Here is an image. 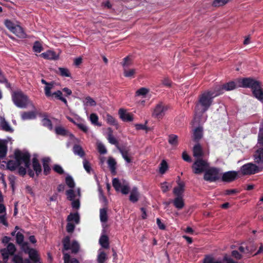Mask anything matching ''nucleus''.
Wrapping results in <instances>:
<instances>
[{
	"label": "nucleus",
	"mask_w": 263,
	"mask_h": 263,
	"mask_svg": "<svg viewBox=\"0 0 263 263\" xmlns=\"http://www.w3.org/2000/svg\"><path fill=\"white\" fill-rule=\"evenodd\" d=\"M219 96L213 87L204 91L198 96L196 102L195 112L196 115H202L206 112L212 105L214 98Z\"/></svg>",
	"instance_id": "nucleus-1"
},
{
	"label": "nucleus",
	"mask_w": 263,
	"mask_h": 263,
	"mask_svg": "<svg viewBox=\"0 0 263 263\" xmlns=\"http://www.w3.org/2000/svg\"><path fill=\"white\" fill-rule=\"evenodd\" d=\"M15 160H9L7 163V168L11 171L16 170L22 164L24 163L27 168L30 166L31 155L28 152H22L16 149L14 153Z\"/></svg>",
	"instance_id": "nucleus-2"
},
{
	"label": "nucleus",
	"mask_w": 263,
	"mask_h": 263,
	"mask_svg": "<svg viewBox=\"0 0 263 263\" xmlns=\"http://www.w3.org/2000/svg\"><path fill=\"white\" fill-rule=\"evenodd\" d=\"M62 243L64 263H80L77 258H71L68 253L64 252V251L71 250L72 253L77 254L80 249L79 243L76 240H73L70 244V237L69 236H66L63 239Z\"/></svg>",
	"instance_id": "nucleus-3"
},
{
	"label": "nucleus",
	"mask_w": 263,
	"mask_h": 263,
	"mask_svg": "<svg viewBox=\"0 0 263 263\" xmlns=\"http://www.w3.org/2000/svg\"><path fill=\"white\" fill-rule=\"evenodd\" d=\"M240 82L241 87L251 88L253 96L256 98L260 101L263 100V90L259 81L249 77L241 79Z\"/></svg>",
	"instance_id": "nucleus-4"
},
{
	"label": "nucleus",
	"mask_w": 263,
	"mask_h": 263,
	"mask_svg": "<svg viewBox=\"0 0 263 263\" xmlns=\"http://www.w3.org/2000/svg\"><path fill=\"white\" fill-rule=\"evenodd\" d=\"M12 100L18 107L25 108L28 104V97L22 90L14 91L12 93Z\"/></svg>",
	"instance_id": "nucleus-5"
},
{
	"label": "nucleus",
	"mask_w": 263,
	"mask_h": 263,
	"mask_svg": "<svg viewBox=\"0 0 263 263\" xmlns=\"http://www.w3.org/2000/svg\"><path fill=\"white\" fill-rule=\"evenodd\" d=\"M220 169L216 167H208L203 175V179L209 182H215L220 179Z\"/></svg>",
	"instance_id": "nucleus-6"
},
{
	"label": "nucleus",
	"mask_w": 263,
	"mask_h": 263,
	"mask_svg": "<svg viewBox=\"0 0 263 263\" xmlns=\"http://www.w3.org/2000/svg\"><path fill=\"white\" fill-rule=\"evenodd\" d=\"M209 164L203 159H197L192 166L193 173L195 174H200L205 173L209 167Z\"/></svg>",
	"instance_id": "nucleus-7"
},
{
	"label": "nucleus",
	"mask_w": 263,
	"mask_h": 263,
	"mask_svg": "<svg viewBox=\"0 0 263 263\" xmlns=\"http://www.w3.org/2000/svg\"><path fill=\"white\" fill-rule=\"evenodd\" d=\"M240 170L243 175H253L263 171V166L259 167L253 163H248L243 165Z\"/></svg>",
	"instance_id": "nucleus-8"
},
{
	"label": "nucleus",
	"mask_w": 263,
	"mask_h": 263,
	"mask_svg": "<svg viewBox=\"0 0 263 263\" xmlns=\"http://www.w3.org/2000/svg\"><path fill=\"white\" fill-rule=\"evenodd\" d=\"M213 87L218 96H220L222 95L226 91H230L235 89L236 88V84L235 82L230 81L222 85H214Z\"/></svg>",
	"instance_id": "nucleus-9"
},
{
	"label": "nucleus",
	"mask_w": 263,
	"mask_h": 263,
	"mask_svg": "<svg viewBox=\"0 0 263 263\" xmlns=\"http://www.w3.org/2000/svg\"><path fill=\"white\" fill-rule=\"evenodd\" d=\"M238 173L236 171H231L224 173L221 177V180L226 182H231L236 179Z\"/></svg>",
	"instance_id": "nucleus-10"
},
{
	"label": "nucleus",
	"mask_w": 263,
	"mask_h": 263,
	"mask_svg": "<svg viewBox=\"0 0 263 263\" xmlns=\"http://www.w3.org/2000/svg\"><path fill=\"white\" fill-rule=\"evenodd\" d=\"M166 108L162 105V104L159 103L155 107L153 116L157 119H161L164 115V111Z\"/></svg>",
	"instance_id": "nucleus-11"
},
{
	"label": "nucleus",
	"mask_w": 263,
	"mask_h": 263,
	"mask_svg": "<svg viewBox=\"0 0 263 263\" xmlns=\"http://www.w3.org/2000/svg\"><path fill=\"white\" fill-rule=\"evenodd\" d=\"M129 60V57H126L123 59L122 66L123 67V74L124 76L127 78H134L136 73L135 69H128L126 68V61Z\"/></svg>",
	"instance_id": "nucleus-12"
},
{
	"label": "nucleus",
	"mask_w": 263,
	"mask_h": 263,
	"mask_svg": "<svg viewBox=\"0 0 263 263\" xmlns=\"http://www.w3.org/2000/svg\"><path fill=\"white\" fill-rule=\"evenodd\" d=\"M178 186L173 189V194L176 197H183V194L184 192L185 183L182 181L177 182Z\"/></svg>",
	"instance_id": "nucleus-13"
},
{
	"label": "nucleus",
	"mask_w": 263,
	"mask_h": 263,
	"mask_svg": "<svg viewBox=\"0 0 263 263\" xmlns=\"http://www.w3.org/2000/svg\"><path fill=\"white\" fill-rule=\"evenodd\" d=\"M25 253L28 254L30 259L32 260L34 263L39 261V257L37 251L32 248L27 247L25 250Z\"/></svg>",
	"instance_id": "nucleus-14"
},
{
	"label": "nucleus",
	"mask_w": 263,
	"mask_h": 263,
	"mask_svg": "<svg viewBox=\"0 0 263 263\" xmlns=\"http://www.w3.org/2000/svg\"><path fill=\"white\" fill-rule=\"evenodd\" d=\"M254 162L258 164H263V148H258L253 155Z\"/></svg>",
	"instance_id": "nucleus-15"
},
{
	"label": "nucleus",
	"mask_w": 263,
	"mask_h": 263,
	"mask_svg": "<svg viewBox=\"0 0 263 263\" xmlns=\"http://www.w3.org/2000/svg\"><path fill=\"white\" fill-rule=\"evenodd\" d=\"M119 115L120 118L124 122H130L133 120V115L129 113H127L123 108H120L119 110Z\"/></svg>",
	"instance_id": "nucleus-16"
},
{
	"label": "nucleus",
	"mask_w": 263,
	"mask_h": 263,
	"mask_svg": "<svg viewBox=\"0 0 263 263\" xmlns=\"http://www.w3.org/2000/svg\"><path fill=\"white\" fill-rule=\"evenodd\" d=\"M193 153L194 157L197 159H202L201 158L203 156V153L202 147L199 143L194 146Z\"/></svg>",
	"instance_id": "nucleus-17"
},
{
	"label": "nucleus",
	"mask_w": 263,
	"mask_h": 263,
	"mask_svg": "<svg viewBox=\"0 0 263 263\" xmlns=\"http://www.w3.org/2000/svg\"><path fill=\"white\" fill-rule=\"evenodd\" d=\"M139 197L140 193L138 192V188L134 187L130 192L129 197V200L133 203H136L139 200Z\"/></svg>",
	"instance_id": "nucleus-18"
},
{
	"label": "nucleus",
	"mask_w": 263,
	"mask_h": 263,
	"mask_svg": "<svg viewBox=\"0 0 263 263\" xmlns=\"http://www.w3.org/2000/svg\"><path fill=\"white\" fill-rule=\"evenodd\" d=\"M55 134L58 135L62 136H70L73 137V134H71L69 130L65 129L64 127L61 126H56L55 127Z\"/></svg>",
	"instance_id": "nucleus-19"
},
{
	"label": "nucleus",
	"mask_w": 263,
	"mask_h": 263,
	"mask_svg": "<svg viewBox=\"0 0 263 263\" xmlns=\"http://www.w3.org/2000/svg\"><path fill=\"white\" fill-rule=\"evenodd\" d=\"M12 32L20 38L24 39L27 37L23 28L20 25H15Z\"/></svg>",
	"instance_id": "nucleus-20"
},
{
	"label": "nucleus",
	"mask_w": 263,
	"mask_h": 263,
	"mask_svg": "<svg viewBox=\"0 0 263 263\" xmlns=\"http://www.w3.org/2000/svg\"><path fill=\"white\" fill-rule=\"evenodd\" d=\"M32 167L36 176H39L42 170L41 165L36 157H33L32 159Z\"/></svg>",
	"instance_id": "nucleus-21"
},
{
	"label": "nucleus",
	"mask_w": 263,
	"mask_h": 263,
	"mask_svg": "<svg viewBox=\"0 0 263 263\" xmlns=\"http://www.w3.org/2000/svg\"><path fill=\"white\" fill-rule=\"evenodd\" d=\"M174 206L178 210H181L185 205L183 197H176L173 200Z\"/></svg>",
	"instance_id": "nucleus-22"
},
{
	"label": "nucleus",
	"mask_w": 263,
	"mask_h": 263,
	"mask_svg": "<svg viewBox=\"0 0 263 263\" xmlns=\"http://www.w3.org/2000/svg\"><path fill=\"white\" fill-rule=\"evenodd\" d=\"M203 129L201 127L196 128L193 133V139L195 142L198 143L199 140L202 138Z\"/></svg>",
	"instance_id": "nucleus-23"
},
{
	"label": "nucleus",
	"mask_w": 263,
	"mask_h": 263,
	"mask_svg": "<svg viewBox=\"0 0 263 263\" xmlns=\"http://www.w3.org/2000/svg\"><path fill=\"white\" fill-rule=\"evenodd\" d=\"M41 83L46 86L44 88L45 94L47 97H51V89L53 87V84L52 82L48 83L44 79L41 80Z\"/></svg>",
	"instance_id": "nucleus-24"
},
{
	"label": "nucleus",
	"mask_w": 263,
	"mask_h": 263,
	"mask_svg": "<svg viewBox=\"0 0 263 263\" xmlns=\"http://www.w3.org/2000/svg\"><path fill=\"white\" fill-rule=\"evenodd\" d=\"M50 161V159L48 157H45L42 159L44 168V174L45 175H48L50 172L51 168L49 166Z\"/></svg>",
	"instance_id": "nucleus-25"
},
{
	"label": "nucleus",
	"mask_w": 263,
	"mask_h": 263,
	"mask_svg": "<svg viewBox=\"0 0 263 263\" xmlns=\"http://www.w3.org/2000/svg\"><path fill=\"white\" fill-rule=\"evenodd\" d=\"M8 148L5 141L0 140V159H4L7 153Z\"/></svg>",
	"instance_id": "nucleus-26"
},
{
	"label": "nucleus",
	"mask_w": 263,
	"mask_h": 263,
	"mask_svg": "<svg viewBox=\"0 0 263 263\" xmlns=\"http://www.w3.org/2000/svg\"><path fill=\"white\" fill-rule=\"evenodd\" d=\"M107 163L108 165V167L110 170L111 173L115 175L116 174V165L117 162L114 158L111 157H109Z\"/></svg>",
	"instance_id": "nucleus-27"
},
{
	"label": "nucleus",
	"mask_w": 263,
	"mask_h": 263,
	"mask_svg": "<svg viewBox=\"0 0 263 263\" xmlns=\"http://www.w3.org/2000/svg\"><path fill=\"white\" fill-rule=\"evenodd\" d=\"M72 151L76 155H78L81 158H83L85 155V153L83 149L82 146L79 144H74L72 148Z\"/></svg>",
	"instance_id": "nucleus-28"
},
{
	"label": "nucleus",
	"mask_w": 263,
	"mask_h": 263,
	"mask_svg": "<svg viewBox=\"0 0 263 263\" xmlns=\"http://www.w3.org/2000/svg\"><path fill=\"white\" fill-rule=\"evenodd\" d=\"M107 130L108 131L107 134V139L109 142L111 144L115 145L117 147V146H119L118 140L113 136V131L112 129L110 127H108Z\"/></svg>",
	"instance_id": "nucleus-29"
},
{
	"label": "nucleus",
	"mask_w": 263,
	"mask_h": 263,
	"mask_svg": "<svg viewBox=\"0 0 263 263\" xmlns=\"http://www.w3.org/2000/svg\"><path fill=\"white\" fill-rule=\"evenodd\" d=\"M99 243L104 249H108L109 246V238L106 235H102L99 239Z\"/></svg>",
	"instance_id": "nucleus-30"
},
{
	"label": "nucleus",
	"mask_w": 263,
	"mask_h": 263,
	"mask_svg": "<svg viewBox=\"0 0 263 263\" xmlns=\"http://www.w3.org/2000/svg\"><path fill=\"white\" fill-rule=\"evenodd\" d=\"M21 118L23 120L34 119L36 115L34 111H25L22 114Z\"/></svg>",
	"instance_id": "nucleus-31"
},
{
	"label": "nucleus",
	"mask_w": 263,
	"mask_h": 263,
	"mask_svg": "<svg viewBox=\"0 0 263 263\" xmlns=\"http://www.w3.org/2000/svg\"><path fill=\"white\" fill-rule=\"evenodd\" d=\"M68 222L74 221L76 224H78L80 222V216L79 214L76 213H71L67 218Z\"/></svg>",
	"instance_id": "nucleus-32"
},
{
	"label": "nucleus",
	"mask_w": 263,
	"mask_h": 263,
	"mask_svg": "<svg viewBox=\"0 0 263 263\" xmlns=\"http://www.w3.org/2000/svg\"><path fill=\"white\" fill-rule=\"evenodd\" d=\"M100 218L102 222H106L108 220L107 208H102L100 210Z\"/></svg>",
	"instance_id": "nucleus-33"
},
{
	"label": "nucleus",
	"mask_w": 263,
	"mask_h": 263,
	"mask_svg": "<svg viewBox=\"0 0 263 263\" xmlns=\"http://www.w3.org/2000/svg\"><path fill=\"white\" fill-rule=\"evenodd\" d=\"M1 126L2 130L4 131L9 133H12L13 132V129L11 128L9 123L5 120H4L2 121Z\"/></svg>",
	"instance_id": "nucleus-34"
},
{
	"label": "nucleus",
	"mask_w": 263,
	"mask_h": 263,
	"mask_svg": "<svg viewBox=\"0 0 263 263\" xmlns=\"http://www.w3.org/2000/svg\"><path fill=\"white\" fill-rule=\"evenodd\" d=\"M106 122L108 124L116 126V128L118 129V122L116 119L109 114L106 115Z\"/></svg>",
	"instance_id": "nucleus-35"
},
{
	"label": "nucleus",
	"mask_w": 263,
	"mask_h": 263,
	"mask_svg": "<svg viewBox=\"0 0 263 263\" xmlns=\"http://www.w3.org/2000/svg\"><path fill=\"white\" fill-rule=\"evenodd\" d=\"M44 118L42 120V123L44 126L47 127L49 129H52V124L50 119L47 118V115H44Z\"/></svg>",
	"instance_id": "nucleus-36"
},
{
	"label": "nucleus",
	"mask_w": 263,
	"mask_h": 263,
	"mask_svg": "<svg viewBox=\"0 0 263 263\" xmlns=\"http://www.w3.org/2000/svg\"><path fill=\"white\" fill-rule=\"evenodd\" d=\"M32 49L35 52L40 53L43 50L42 43L39 41H35L33 44Z\"/></svg>",
	"instance_id": "nucleus-37"
},
{
	"label": "nucleus",
	"mask_w": 263,
	"mask_h": 263,
	"mask_svg": "<svg viewBox=\"0 0 263 263\" xmlns=\"http://www.w3.org/2000/svg\"><path fill=\"white\" fill-rule=\"evenodd\" d=\"M168 143L174 146H177L178 144V136L176 135L172 134L169 135L168 136Z\"/></svg>",
	"instance_id": "nucleus-38"
},
{
	"label": "nucleus",
	"mask_w": 263,
	"mask_h": 263,
	"mask_svg": "<svg viewBox=\"0 0 263 263\" xmlns=\"http://www.w3.org/2000/svg\"><path fill=\"white\" fill-rule=\"evenodd\" d=\"M159 173L164 174L168 169V164L165 160H163L160 164Z\"/></svg>",
	"instance_id": "nucleus-39"
},
{
	"label": "nucleus",
	"mask_w": 263,
	"mask_h": 263,
	"mask_svg": "<svg viewBox=\"0 0 263 263\" xmlns=\"http://www.w3.org/2000/svg\"><path fill=\"white\" fill-rule=\"evenodd\" d=\"M84 104L87 106H95L97 103L92 98L87 96L85 98Z\"/></svg>",
	"instance_id": "nucleus-40"
},
{
	"label": "nucleus",
	"mask_w": 263,
	"mask_h": 263,
	"mask_svg": "<svg viewBox=\"0 0 263 263\" xmlns=\"http://www.w3.org/2000/svg\"><path fill=\"white\" fill-rule=\"evenodd\" d=\"M98 120L99 118L97 114L95 113H92L90 114V120L91 122L94 125L100 126H101V124L98 122Z\"/></svg>",
	"instance_id": "nucleus-41"
},
{
	"label": "nucleus",
	"mask_w": 263,
	"mask_h": 263,
	"mask_svg": "<svg viewBox=\"0 0 263 263\" xmlns=\"http://www.w3.org/2000/svg\"><path fill=\"white\" fill-rule=\"evenodd\" d=\"M65 182L68 186L71 189L73 188L75 186V183L72 177L70 176H67L65 178Z\"/></svg>",
	"instance_id": "nucleus-42"
},
{
	"label": "nucleus",
	"mask_w": 263,
	"mask_h": 263,
	"mask_svg": "<svg viewBox=\"0 0 263 263\" xmlns=\"http://www.w3.org/2000/svg\"><path fill=\"white\" fill-rule=\"evenodd\" d=\"M0 252L3 256L4 263H6L8 260L9 256L10 255V253L8 252L6 248L1 249Z\"/></svg>",
	"instance_id": "nucleus-43"
},
{
	"label": "nucleus",
	"mask_w": 263,
	"mask_h": 263,
	"mask_svg": "<svg viewBox=\"0 0 263 263\" xmlns=\"http://www.w3.org/2000/svg\"><path fill=\"white\" fill-rule=\"evenodd\" d=\"M112 186L116 191H119L122 185L119 180L118 178H114L112 179Z\"/></svg>",
	"instance_id": "nucleus-44"
},
{
	"label": "nucleus",
	"mask_w": 263,
	"mask_h": 263,
	"mask_svg": "<svg viewBox=\"0 0 263 263\" xmlns=\"http://www.w3.org/2000/svg\"><path fill=\"white\" fill-rule=\"evenodd\" d=\"M41 55L46 59H54L55 53L53 51L48 50L46 52L42 53Z\"/></svg>",
	"instance_id": "nucleus-45"
},
{
	"label": "nucleus",
	"mask_w": 263,
	"mask_h": 263,
	"mask_svg": "<svg viewBox=\"0 0 263 263\" xmlns=\"http://www.w3.org/2000/svg\"><path fill=\"white\" fill-rule=\"evenodd\" d=\"M59 71L60 75L62 77H70L71 76L69 70L67 68L59 67Z\"/></svg>",
	"instance_id": "nucleus-46"
},
{
	"label": "nucleus",
	"mask_w": 263,
	"mask_h": 263,
	"mask_svg": "<svg viewBox=\"0 0 263 263\" xmlns=\"http://www.w3.org/2000/svg\"><path fill=\"white\" fill-rule=\"evenodd\" d=\"M117 149L121 154L122 157L129 155V148L126 146H117Z\"/></svg>",
	"instance_id": "nucleus-47"
},
{
	"label": "nucleus",
	"mask_w": 263,
	"mask_h": 263,
	"mask_svg": "<svg viewBox=\"0 0 263 263\" xmlns=\"http://www.w3.org/2000/svg\"><path fill=\"white\" fill-rule=\"evenodd\" d=\"M229 2V0H214L212 5L214 7H220L224 5Z\"/></svg>",
	"instance_id": "nucleus-48"
},
{
	"label": "nucleus",
	"mask_w": 263,
	"mask_h": 263,
	"mask_svg": "<svg viewBox=\"0 0 263 263\" xmlns=\"http://www.w3.org/2000/svg\"><path fill=\"white\" fill-rule=\"evenodd\" d=\"M66 194L67 196V199L70 201L73 200L76 197L74 192L72 189L66 191Z\"/></svg>",
	"instance_id": "nucleus-49"
},
{
	"label": "nucleus",
	"mask_w": 263,
	"mask_h": 263,
	"mask_svg": "<svg viewBox=\"0 0 263 263\" xmlns=\"http://www.w3.org/2000/svg\"><path fill=\"white\" fill-rule=\"evenodd\" d=\"M83 163V167H84V169L85 170V171L87 173H90V172L91 170V165H90L89 162L87 159H84Z\"/></svg>",
	"instance_id": "nucleus-50"
},
{
	"label": "nucleus",
	"mask_w": 263,
	"mask_h": 263,
	"mask_svg": "<svg viewBox=\"0 0 263 263\" xmlns=\"http://www.w3.org/2000/svg\"><path fill=\"white\" fill-rule=\"evenodd\" d=\"M106 258V253L104 252H101L98 256V263H104Z\"/></svg>",
	"instance_id": "nucleus-51"
},
{
	"label": "nucleus",
	"mask_w": 263,
	"mask_h": 263,
	"mask_svg": "<svg viewBox=\"0 0 263 263\" xmlns=\"http://www.w3.org/2000/svg\"><path fill=\"white\" fill-rule=\"evenodd\" d=\"M258 144H259L263 148V129L260 128L258 135Z\"/></svg>",
	"instance_id": "nucleus-52"
},
{
	"label": "nucleus",
	"mask_w": 263,
	"mask_h": 263,
	"mask_svg": "<svg viewBox=\"0 0 263 263\" xmlns=\"http://www.w3.org/2000/svg\"><path fill=\"white\" fill-rule=\"evenodd\" d=\"M75 229V225L70 222H69L67 223L66 225V231L68 233H72Z\"/></svg>",
	"instance_id": "nucleus-53"
},
{
	"label": "nucleus",
	"mask_w": 263,
	"mask_h": 263,
	"mask_svg": "<svg viewBox=\"0 0 263 263\" xmlns=\"http://www.w3.org/2000/svg\"><path fill=\"white\" fill-rule=\"evenodd\" d=\"M148 92V90L144 87H142L136 91V94L137 96H144L146 95Z\"/></svg>",
	"instance_id": "nucleus-54"
},
{
	"label": "nucleus",
	"mask_w": 263,
	"mask_h": 263,
	"mask_svg": "<svg viewBox=\"0 0 263 263\" xmlns=\"http://www.w3.org/2000/svg\"><path fill=\"white\" fill-rule=\"evenodd\" d=\"M6 249L10 253V255H13L16 250L15 247L12 243H9Z\"/></svg>",
	"instance_id": "nucleus-55"
},
{
	"label": "nucleus",
	"mask_w": 263,
	"mask_h": 263,
	"mask_svg": "<svg viewBox=\"0 0 263 263\" xmlns=\"http://www.w3.org/2000/svg\"><path fill=\"white\" fill-rule=\"evenodd\" d=\"M53 170H54V172L60 175L63 174L64 172L63 168L60 165L58 164H55L53 166Z\"/></svg>",
	"instance_id": "nucleus-56"
},
{
	"label": "nucleus",
	"mask_w": 263,
	"mask_h": 263,
	"mask_svg": "<svg viewBox=\"0 0 263 263\" xmlns=\"http://www.w3.org/2000/svg\"><path fill=\"white\" fill-rule=\"evenodd\" d=\"M24 235L20 232H18L16 235V240L17 243L22 244L24 241Z\"/></svg>",
	"instance_id": "nucleus-57"
},
{
	"label": "nucleus",
	"mask_w": 263,
	"mask_h": 263,
	"mask_svg": "<svg viewBox=\"0 0 263 263\" xmlns=\"http://www.w3.org/2000/svg\"><path fill=\"white\" fill-rule=\"evenodd\" d=\"M5 24L7 28L9 29L11 32L12 31L14 27H15V25H14L11 21L8 20L5 21Z\"/></svg>",
	"instance_id": "nucleus-58"
},
{
	"label": "nucleus",
	"mask_w": 263,
	"mask_h": 263,
	"mask_svg": "<svg viewBox=\"0 0 263 263\" xmlns=\"http://www.w3.org/2000/svg\"><path fill=\"white\" fill-rule=\"evenodd\" d=\"M76 126L82 131H83L85 133H87L88 131V127L83 123H77Z\"/></svg>",
	"instance_id": "nucleus-59"
},
{
	"label": "nucleus",
	"mask_w": 263,
	"mask_h": 263,
	"mask_svg": "<svg viewBox=\"0 0 263 263\" xmlns=\"http://www.w3.org/2000/svg\"><path fill=\"white\" fill-rule=\"evenodd\" d=\"M12 261L14 263H24L22 257L18 255H14L13 256Z\"/></svg>",
	"instance_id": "nucleus-60"
},
{
	"label": "nucleus",
	"mask_w": 263,
	"mask_h": 263,
	"mask_svg": "<svg viewBox=\"0 0 263 263\" xmlns=\"http://www.w3.org/2000/svg\"><path fill=\"white\" fill-rule=\"evenodd\" d=\"M26 168L27 167L25 166L23 167L20 165L18 167V174L22 176H25L27 173Z\"/></svg>",
	"instance_id": "nucleus-61"
},
{
	"label": "nucleus",
	"mask_w": 263,
	"mask_h": 263,
	"mask_svg": "<svg viewBox=\"0 0 263 263\" xmlns=\"http://www.w3.org/2000/svg\"><path fill=\"white\" fill-rule=\"evenodd\" d=\"M162 83L164 86L170 87L171 86L172 81L169 78H165L162 80Z\"/></svg>",
	"instance_id": "nucleus-62"
},
{
	"label": "nucleus",
	"mask_w": 263,
	"mask_h": 263,
	"mask_svg": "<svg viewBox=\"0 0 263 263\" xmlns=\"http://www.w3.org/2000/svg\"><path fill=\"white\" fill-rule=\"evenodd\" d=\"M98 149L99 152L101 154H105L107 153V150H106V148L105 147V146L103 145H102L101 144H100L98 145Z\"/></svg>",
	"instance_id": "nucleus-63"
},
{
	"label": "nucleus",
	"mask_w": 263,
	"mask_h": 263,
	"mask_svg": "<svg viewBox=\"0 0 263 263\" xmlns=\"http://www.w3.org/2000/svg\"><path fill=\"white\" fill-rule=\"evenodd\" d=\"M182 159L186 162H191L192 161L190 156L186 153V152H183L182 154Z\"/></svg>",
	"instance_id": "nucleus-64"
}]
</instances>
